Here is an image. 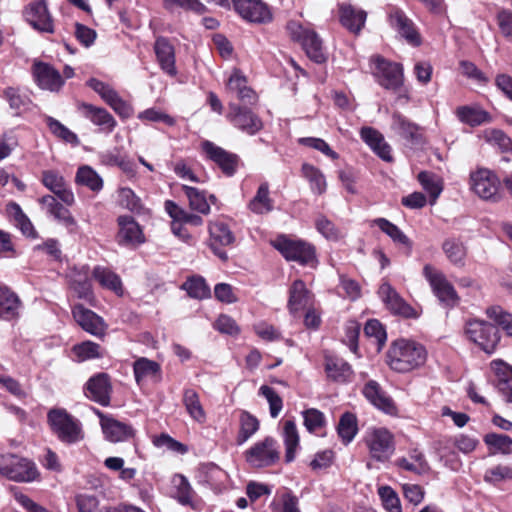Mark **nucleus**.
<instances>
[{
	"label": "nucleus",
	"mask_w": 512,
	"mask_h": 512,
	"mask_svg": "<svg viewBox=\"0 0 512 512\" xmlns=\"http://www.w3.org/2000/svg\"><path fill=\"white\" fill-rule=\"evenodd\" d=\"M183 404L192 419L201 424L206 421L205 410L200 402L199 394L194 389L184 390Z\"/></svg>",
	"instance_id": "c03bdc74"
},
{
	"label": "nucleus",
	"mask_w": 512,
	"mask_h": 512,
	"mask_svg": "<svg viewBox=\"0 0 512 512\" xmlns=\"http://www.w3.org/2000/svg\"><path fill=\"white\" fill-rule=\"evenodd\" d=\"M118 225L117 241L120 245L135 247L145 242L143 231L133 217H118Z\"/></svg>",
	"instance_id": "aec40b11"
},
{
	"label": "nucleus",
	"mask_w": 512,
	"mask_h": 512,
	"mask_svg": "<svg viewBox=\"0 0 512 512\" xmlns=\"http://www.w3.org/2000/svg\"><path fill=\"white\" fill-rule=\"evenodd\" d=\"M239 425L237 443L242 445L258 431L260 423L254 415L243 410L239 416Z\"/></svg>",
	"instance_id": "49530a36"
},
{
	"label": "nucleus",
	"mask_w": 512,
	"mask_h": 512,
	"mask_svg": "<svg viewBox=\"0 0 512 512\" xmlns=\"http://www.w3.org/2000/svg\"><path fill=\"white\" fill-rule=\"evenodd\" d=\"M227 90L236 93L237 98L244 103L251 104L256 100L255 92L247 86V79L239 70H234L230 75Z\"/></svg>",
	"instance_id": "72a5a7b5"
},
{
	"label": "nucleus",
	"mask_w": 512,
	"mask_h": 512,
	"mask_svg": "<svg viewBox=\"0 0 512 512\" xmlns=\"http://www.w3.org/2000/svg\"><path fill=\"white\" fill-rule=\"evenodd\" d=\"M0 475L18 483H30L40 477L32 460L12 453L0 454Z\"/></svg>",
	"instance_id": "7ed1b4c3"
},
{
	"label": "nucleus",
	"mask_w": 512,
	"mask_h": 512,
	"mask_svg": "<svg viewBox=\"0 0 512 512\" xmlns=\"http://www.w3.org/2000/svg\"><path fill=\"white\" fill-rule=\"evenodd\" d=\"M325 371L329 379L338 383L350 381L353 374L349 363L341 358L332 356L325 357Z\"/></svg>",
	"instance_id": "473e14b6"
},
{
	"label": "nucleus",
	"mask_w": 512,
	"mask_h": 512,
	"mask_svg": "<svg viewBox=\"0 0 512 512\" xmlns=\"http://www.w3.org/2000/svg\"><path fill=\"white\" fill-rule=\"evenodd\" d=\"M259 394L265 397L268 401L271 417H278L283 408V401L279 394L272 387L267 385H262L260 387Z\"/></svg>",
	"instance_id": "bf43d9fd"
},
{
	"label": "nucleus",
	"mask_w": 512,
	"mask_h": 512,
	"mask_svg": "<svg viewBox=\"0 0 512 512\" xmlns=\"http://www.w3.org/2000/svg\"><path fill=\"white\" fill-rule=\"evenodd\" d=\"M272 244L288 261H296L301 265H308L315 260L314 247L304 241L279 236Z\"/></svg>",
	"instance_id": "0eeeda50"
},
{
	"label": "nucleus",
	"mask_w": 512,
	"mask_h": 512,
	"mask_svg": "<svg viewBox=\"0 0 512 512\" xmlns=\"http://www.w3.org/2000/svg\"><path fill=\"white\" fill-rule=\"evenodd\" d=\"M373 223L395 243L405 246L408 249V254L410 253L412 242L396 225L385 218H377Z\"/></svg>",
	"instance_id": "de8ad7c7"
},
{
	"label": "nucleus",
	"mask_w": 512,
	"mask_h": 512,
	"mask_svg": "<svg viewBox=\"0 0 512 512\" xmlns=\"http://www.w3.org/2000/svg\"><path fill=\"white\" fill-rule=\"evenodd\" d=\"M506 479H512V467L506 465L489 468L484 474V480L488 483L496 484Z\"/></svg>",
	"instance_id": "774afa93"
},
{
	"label": "nucleus",
	"mask_w": 512,
	"mask_h": 512,
	"mask_svg": "<svg viewBox=\"0 0 512 512\" xmlns=\"http://www.w3.org/2000/svg\"><path fill=\"white\" fill-rule=\"evenodd\" d=\"M470 186L473 192L483 200L496 202L500 199V180L489 169L481 168L472 172Z\"/></svg>",
	"instance_id": "6e6552de"
},
{
	"label": "nucleus",
	"mask_w": 512,
	"mask_h": 512,
	"mask_svg": "<svg viewBox=\"0 0 512 512\" xmlns=\"http://www.w3.org/2000/svg\"><path fill=\"white\" fill-rule=\"evenodd\" d=\"M361 139L384 161L393 160L391 146L384 140L383 135L372 127L360 130Z\"/></svg>",
	"instance_id": "cd10ccee"
},
{
	"label": "nucleus",
	"mask_w": 512,
	"mask_h": 512,
	"mask_svg": "<svg viewBox=\"0 0 512 512\" xmlns=\"http://www.w3.org/2000/svg\"><path fill=\"white\" fill-rule=\"evenodd\" d=\"M154 50L161 69L169 76H175V52L170 42L164 37H159L155 41Z\"/></svg>",
	"instance_id": "c85d7f7f"
},
{
	"label": "nucleus",
	"mask_w": 512,
	"mask_h": 512,
	"mask_svg": "<svg viewBox=\"0 0 512 512\" xmlns=\"http://www.w3.org/2000/svg\"><path fill=\"white\" fill-rule=\"evenodd\" d=\"M87 397L102 406L110 404L111 383L106 373H99L89 379L86 384Z\"/></svg>",
	"instance_id": "5701e85b"
},
{
	"label": "nucleus",
	"mask_w": 512,
	"mask_h": 512,
	"mask_svg": "<svg viewBox=\"0 0 512 512\" xmlns=\"http://www.w3.org/2000/svg\"><path fill=\"white\" fill-rule=\"evenodd\" d=\"M20 300L6 286H0V319L12 320L19 315Z\"/></svg>",
	"instance_id": "4c0bfd02"
},
{
	"label": "nucleus",
	"mask_w": 512,
	"mask_h": 512,
	"mask_svg": "<svg viewBox=\"0 0 512 512\" xmlns=\"http://www.w3.org/2000/svg\"><path fill=\"white\" fill-rule=\"evenodd\" d=\"M455 114L462 123L472 127L491 122L490 114L479 107L459 106Z\"/></svg>",
	"instance_id": "58836bf2"
},
{
	"label": "nucleus",
	"mask_w": 512,
	"mask_h": 512,
	"mask_svg": "<svg viewBox=\"0 0 512 512\" xmlns=\"http://www.w3.org/2000/svg\"><path fill=\"white\" fill-rule=\"evenodd\" d=\"M287 30L294 41L301 43L310 59L316 63H322L326 60L322 40L314 30L302 26L297 21H289Z\"/></svg>",
	"instance_id": "423d86ee"
},
{
	"label": "nucleus",
	"mask_w": 512,
	"mask_h": 512,
	"mask_svg": "<svg viewBox=\"0 0 512 512\" xmlns=\"http://www.w3.org/2000/svg\"><path fill=\"white\" fill-rule=\"evenodd\" d=\"M70 286L80 299L91 300L93 298L92 283L89 268L82 266L74 268L70 274Z\"/></svg>",
	"instance_id": "2f4dec72"
},
{
	"label": "nucleus",
	"mask_w": 512,
	"mask_h": 512,
	"mask_svg": "<svg viewBox=\"0 0 512 512\" xmlns=\"http://www.w3.org/2000/svg\"><path fill=\"white\" fill-rule=\"evenodd\" d=\"M23 15L25 20L36 30L45 33H54V23L47 7L46 0L29 3Z\"/></svg>",
	"instance_id": "ddd939ff"
},
{
	"label": "nucleus",
	"mask_w": 512,
	"mask_h": 512,
	"mask_svg": "<svg viewBox=\"0 0 512 512\" xmlns=\"http://www.w3.org/2000/svg\"><path fill=\"white\" fill-rule=\"evenodd\" d=\"M173 482L176 487V498L178 501L183 505L191 504L193 498V489L187 478L183 475H177L174 477Z\"/></svg>",
	"instance_id": "e2e57ef3"
},
{
	"label": "nucleus",
	"mask_w": 512,
	"mask_h": 512,
	"mask_svg": "<svg viewBox=\"0 0 512 512\" xmlns=\"http://www.w3.org/2000/svg\"><path fill=\"white\" fill-rule=\"evenodd\" d=\"M247 463L254 468L268 467L279 460L276 440L266 437L245 452Z\"/></svg>",
	"instance_id": "9d476101"
},
{
	"label": "nucleus",
	"mask_w": 512,
	"mask_h": 512,
	"mask_svg": "<svg viewBox=\"0 0 512 512\" xmlns=\"http://www.w3.org/2000/svg\"><path fill=\"white\" fill-rule=\"evenodd\" d=\"M73 352L79 361L99 358L102 356L100 346L92 341H84L73 347Z\"/></svg>",
	"instance_id": "680f3d73"
},
{
	"label": "nucleus",
	"mask_w": 512,
	"mask_h": 512,
	"mask_svg": "<svg viewBox=\"0 0 512 512\" xmlns=\"http://www.w3.org/2000/svg\"><path fill=\"white\" fill-rule=\"evenodd\" d=\"M42 183L67 206L74 204V194L66 184L64 177L59 172L54 170L43 171Z\"/></svg>",
	"instance_id": "412c9836"
},
{
	"label": "nucleus",
	"mask_w": 512,
	"mask_h": 512,
	"mask_svg": "<svg viewBox=\"0 0 512 512\" xmlns=\"http://www.w3.org/2000/svg\"><path fill=\"white\" fill-rule=\"evenodd\" d=\"M271 507L276 512H300L298 498L291 492L283 493L278 501H274Z\"/></svg>",
	"instance_id": "69168bd1"
},
{
	"label": "nucleus",
	"mask_w": 512,
	"mask_h": 512,
	"mask_svg": "<svg viewBox=\"0 0 512 512\" xmlns=\"http://www.w3.org/2000/svg\"><path fill=\"white\" fill-rule=\"evenodd\" d=\"M484 441L488 446L494 447L504 454L512 451V439L507 435L490 433L485 436Z\"/></svg>",
	"instance_id": "338daca9"
},
{
	"label": "nucleus",
	"mask_w": 512,
	"mask_h": 512,
	"mask_svg": "<svg viewBox=\"0 0 512 512\" xmlns=\"http://www.w3.org/2000/svg\"><path fill=\"white\" fill-rule=\"evenodd\" d=\"M363 395L375 407L386 413H392L395 410L393 400L386 395L380 385L374 381H368L363 387Z\"/></svg>",
	"instance_id": "c756f323"
},
{
	"label": "nucleus",
	"mask_w": 512,
	"mask_h": 512,
	"mask_svg": "<svg viewBox=\"0 0 512 512\" xmlns=\"http://www.w3.org/2000/svg\"><path fill=\"white\" fill-rule=\"evenodd\" d=\"M83 115L94 125L99 127L101 132L111 133L117 126L115 118L106 109L83 103L81 105Z\"/></svg>",
	"instance_id": "a878e982"
},
{
	"label": "nucleus",
	"mask_w": 512,
	"mask_h": 512,
	"mask_svg": "<svg viewBox=\"0 0 512 512\" xmlns=\"http://www.w3.org/2000/svg\"><path fill=\"white\" fill-rule=\"evenodd\" d=\"M210 233V247L214 254L221 260L226 261L228 259L227 253L218 248L220 246H227L234 242L235 237L228 225L223 222H214L209 226Z\"/></svg>",
	"instance_id": "393cba45"
},
{
	"label": "nucleus",
	"mask_w": 512,
	"mask_h": 512,
	"mask_svg": "<svg viewBox=\"0 0 512 512\" xmlns=\"http://www.w3.org/2000/svg\"><path fill=\"white\" fill-rule=\"evenodd\" d=\"M232 3L235 11L247 22L266 24L273 19L269 6L262 0H232Z\"/></svg>",
	"instance_id": "f8f14e48"
},
{
	"label": "nucleus",
	"mask_w": 512,
	"mask_h": 512,
	"mask_svg": "<svg viewBox=\"0 0 512 512\" xmlns=\"http://www.w3.org/2000/svg\"><path fill=\"white\" fill-rule=\"evenodd\" d=\"M390 25L412 45H420V36L415 29L414 23L409 19L404 11L398 7H391L388 12Z\"/></svg>",
	"instance_id": "6ab92c4d"
},
{
	"label": "nucleus",
	"mask_w": 512,
	"mask_h": 512,
	"mask_svg": "<svg viewBox=\"0 0 512 512\" xmlns=\"http://www.w3.org/2000/svg\"><path fill=\"white\" fill-rule=\"evenodd\" d=\"M133 373L136 383L141 385L146 379H160L161 366L156 361L146 357H139L133 363Z\"/></svg>",
	"instance_id": "c9c22d12"
},
{
	"label": "nucleus",
	"mask_w": 512,
	"mask_h": 512,
	"mask_svg": "<svg viewBox=\"0 0 512 512\" xmlns=\"http://www.w3.org/2000/svg\"><path fill=\"white\" fill-rule=\"evenodd\" d=\"M367 14L363 10H357L351 5H342L340 7L341 24L354 34H358L363 28Z\"/></svg>",
	"instance_id": "e433bc0d"
},
{
	"label": "nucleus",
	"mask_w": 512,
	"mask_h": 512,
	"mask_svg": "<svg viewBox=\"0 0 512 512\" xmlns=\"http://www.w3.org/2000/svg\"><path fill=\"white\" fill-rule=\"evenodd\" d=\"M39 203L46 209L47 213L53 216L56 220L62 222L70 232H75L77 229V222L71 215L70 211L65 208L57 199L52 195H44L40 198Z\"/></svg>",
	"instance_id": "bb28decb"
},
{
	"label": "nucleus",
	"mask_w": 512,
	"mask_h": 512,
	"mask_svg": "<svg viewBox=\"0 0 512 512\" xmlns=\"http://www.w3.org/2000/svg\"><path fill=\"white\" fill-rule=\"evenodd\" d=\"M442 250L451 264L457 267L465 266L467 247L462 241L455 238H448L443 242Z\"/></svg>",
	"instance_id": "a19ab883"
},
{
	"label": "nucleus",
	"mask_w": 512,
	"mask_h": 512,
	"mask_svg": "<svg viewBox=\"0 0 512 512\" xmlns=\"http://www.w3.org/2000/svg\"><path fill=\"white\" fill-rule=\"evenodd\" d=\"M337 432L344 444H349L358 432L357 417L351 412H345L338 423Z\"/></svg>",
	"instance_id": "3c124183"
},
{
	"label": "nucleus",
	"mask_w": 512,
	"mask_h": 512,
	"mask_svg": "<svg viewBox=\"0 0 512 512\" xmlns=\"http://www.w3.org/2000/svg\"><path fill=\"white\" fill-rule=\"evenodd\" d=\"M378 294L393 314L406 318L416 316L414 309L399 295L390 283L383 282L379 287Z\"/></svg>",
	"instance_id": "a211bd4d"
},
{
	"label": "nucleus",
	"mask_w": 512,
	"mask_h": 512,
	"mask_svg": "<svg viewBox=\"0 0 512 512\" xmlns=\"http://www.w3.org/2000/svg\"><path fill=\"white\" fill-rule=\"evenodd\" d=\"M371 460L388 462L395 452L394 435L384 427L369 428L363 438Z\"/></svg>",
	"instance_id": "20e7f679"
},
{
	"label": "nucleus",
	"mask_w": 512,
	"mask_h": 512,
	"mask_svg": "<svg viewBox=\"0 0 512 512\" xmlns=\"http://www.w3.org/2000/svg\"><path fill=\"white\" fill-rule=\"evenodd\" d=\"M32 72L37 85L41 89L56 92L59 91L64 84V80L59 71L50 64L35 61Z\"/></svg>",
	"instance_id": "f3484780"
},
{
	"label": "nucleus",
	"mask_w": 512,
	"mask_h": 512,
	"mask_svg": "<svg viewBox=\"0 0 512 512\" xmlns=\"http://www.w3.org/2000/svg\"><path fill=\"white\" fill-rule=\"evenodd\" d=\"M226 115L228 121L237 129L248 135H255L263 128L262 120L252 110L229 103Z\"/></svg>",
	"instance_id": "9b49d317"
},
{
	"label": "nucleus",
	"mask_w": 512,
	"mask_h": 512,
	"mask_svg": "<svg viewBox=\"0 0 512 512\" xmlns=\"http://www.w3.org/2000/svg\"><path fill=\"white\" fill-rule=\"evenodd\" d=\"M498 376L497 388L507 402L512 404V368L501 361L492 362Z\"/></svg>",
	"instance_id": "ea45409f"
},
{
	"label": "nucleus",
	"mask_w": 512,
	"mask_h": 512,
	"mask_svg": "<svg viewBox=\"0 0 512 512\" xmlns=\"http://www.w3.org/2000/svg\"><path fill=\"white\" fill-rule=\"evenodd\" d=\"M47 423L51 432L64 444H76L85 437L81 421L64 408L50 409L47 413Z\"/></svg>",
	"instance_id": "f03ea898"
},
{
	"label": "nucleus",
	"mask_w": 512,
	"mask_h": 512,
	"mask_svg": "<svg viewBox=\"0 0 512 512\" xmlns=\"http://www.w3.org/2000/svg\"><path fill=\"white\" fill-rule=\"evenodd\" d=\"M312 297L305 283L300 279L295 280L289 290L288 309L290 313L296 314L306 309L310 305Z\"/></svg>",
	"instance_id": "7c9ffc66"
},
{
	"label": "nucleus",
	"mask_w": 512,
	"mask_h": 512,
	"mask_svg": "<svg viewBox=\"0 0 512 512\" xmlns=\"http://www.w3.org/2000/svg\"><path fill=\"white\" fill-rule=\"evenodd\" d=\"M427 360L426 348L409 339L394 341L387 352L389 367L399 373H407L422 367Z\"/></svg>",
	"instance_id": "f257e3e1"
},
{
	"label": "nucleus",
	"mask_w": 512,
	"mask_h": 512,
	"mask_svg": "<svg viewBox=\"0 0 512 512\" xmlns=\"http://www.w3.org/2000/svg\"><path fill=\"white\" fill-rule=\"evenodd\" d=\"M283 439L286 448L285 460L289 463L295 459L296 450L299 446V434L293 420L285 421L283 427Z\"/></svg>",
	"instance_id": "a18cd8bd"
},
{
	"label": "nucleus",
	"mask_w": 512,
	"mask_h": 512,
	"mask_svg": "<svg viewBox=\"0 0 512 512\" xmlns=\"http://www.w3.org/2000/svg\"><path fill=\"white\" fill-rule=\"evenodd\" d=\"M378 494L382 500L384 508L388 512H402L400 499L397 493L390 486H381Z\"/></svg>",
	"instance_id": "052dcab7"
},
{
	"label": "nucleus",
	"mask_w": 512,
	"mask_h": 512,
	"mask_svg": "<svg viewBox=\"0 0 512 512\" xmlns=\"http://www.w3.org/2000/svg\"><path fill=\"white\" fill-rule=\"evenodd\" d=\"M165 210L173 220H178L183 224H190L193 226H200L203 224L202 217L187 212L171 200H167L165 202Z\"/></svg>",
	"instance_id": "864d4df0"
},
{
	"label": "nucleus",
	"mask_w": 512,
	"mask_h": 512,
	"mask_svg": "<svg viewBox=\"0 0 512 512\" xmlns=\"http://www.w3.org/2000/svg\"><path fill=\"white\" fill-rule=\"evenodd\" d=\"M396 465L405 470L417 475H422L429 470V466L422 452L414 449L410 451L409 457H402L397 459Z\"/></svg>",
	"instance_id": "79ce46f5"
},
{
	"label": "nucleus",
	"mask_w": 512,
	"mask_h": 512,
	"mask_svg": "<svg viewBox=\"0 0 512 512\" xmlns=\"http://www.w3.org/2000/svg\"><path fill=\"white\" fill-rule=\"evenodd\" d=\"M201 146L207 157L215 162L225 175L230 177L236 173L239 165V157L236 154L228 152L208 140L202 142Z\"/></svg>",
	"instance_id": "2eb2a0df"
},
{
	"label": "nucleus",
	"mask_w": 512,
	"mask_h": 512,
	"mask_svg": "<svg viewBox=\"0 0 512 512\" xmlns=\"http://www.w3.org/2000/svg\"><path fill=\"white\" fill-rule=\"evenodd\" d=\"M46 124L50 131L58 138H61L68 143L78 142L77 135L53 117L47 116Z\"/></svg>",
	"instance_id": "0e129e2a"
},
{
	"label": "nucleus",
	"mask_w": 512,
	"mask_h": 512,
	"mask_svg": "<svg viewBox=\"0 0 512 512\" xmlns=\"http://www.w3.org/2000/svg\"><path fill=\"white\" fill-rule=\"evenodd\" d=\"M75 181L79 185L88 187L94 192H99L103 188V180L100 175L90 166H81L78 168Z\"/></svg>",
	"instance_id": "8fccbe9b"
},
{
	"label": "nucleus",
	"mask_w": 512,
	"mask_h": 512,
	"mask_svg": "<svg viewBox=\"0 0 512 512\" xmlns=\"http://www.w3.org/2000/svg\"><path fill=\"white\" fill-rule=\"evenodd\" d=\"M423 275L440 302L449 306H454L458 302V296L454 287L441 271L430 264H426L423 268Z\"/></svg>",
	"instance_id": "1a4fd4ad"
},
{
	"label": "nucleus",
	"mask_w": 512,
	"mask_h": 512,
	"mask_svg": "<svg viewBox=\"0 0 512 512\" xmlns=\"http://www.w3.org/2000/svg\"><path fill=\"white\" fill-rule=\"evenodd\" d=\"M483 139L497 146L502 152L512 153V140L502 130L487 129L483 132Z\"/></svg>",
	"instance_id": "4d7b16f0"
},
{
	"label": "nucleus",
	"mask_w": 512,
	"mask_h": 512,
	"mask_svg": "<svg viewBox=\"0 0 512 512\" xmlns=\"http://www.w3.org/2000/svg\"><path fill=\"white\" fill-rule=\"evenodd\" d=\"M486 314L490 319L494 320L508 336L512 337V314L505 312L499 306L487 308Z\"/></svg>",
	"instance_id": "13d9d810"
},
{
	"label": "nucleus",
	"mask_w": 512,
	"mask_h": 512,
	"mask_svg": "<svg viewBox=\"0 0 512 512\" xmlns=\"http://www.w3.org/2000/svg\"><path fill=\"white\" fill-rule=\"evenodd\" d=\"M375 75L386 89L396 90L403 84V69L398 63H392L377 56L374 58Z\"/></svg>",
	"instance_id": "4468645a"
},
{
	"label": "nucleus",
	"mask_w": 512,
	"mask_h": 512,
	"mask_svg": "<svg viewBox=\"0 0 512 512\" xmlns=\"http://www.w3.org/2000/svg\"><path fill=\"white\" fill-rule=\"evenodd\" d=\"M188 295L195 299H206L211 295L209 286L201 276L189 277L181 287Z\"/></svg>",
	"instance_id": "5fc2aeb1"
},
{
	"label": "nucleus",
	"mask_w": 512,
	"mask_h": 512,
	"mask_svg": "<svg viewBox=\"0 0 512 512\" xmlns=\"http://www.w3.org/2000/svg\"><path fill=\"white\" fill-rule=\"evenodd\" d=\"M248 208L255 214H266L273 210V200L269 196V185L267 182L262 183L255 196L248 203Z\"/></svg>",
	"instance_id": "37998d69"
},
{
	"label": "nucleus",
	"mask_w": 512,
	"mask_h": 512,
	"mask_svg": "<svg viewBox=\"0 0 512 512\" xmlns=\"http://www.w3.org/2000/svg\"><path fill=\"white\" fill-rule=\"evenodd\" d=\"M465 335L487 354H492L500 341L498 329L484 320H468Z\"/></svg>",
	"instance_id": "39448f33"
},
{
	"label": "nucleus",
	"mask_w": 512,
	"mask_h": 512,
	"mask_svg": "<svg viewBox=\"0 0 512 512\" xmlns=\"http://www.w3.org/2000/svg\"><path fill=\"white\" fill-rule=\"evenodd\" d=\"M390 128L395 135L412 145L420 144L423 141L422 128L399 112L392 114Z\"/></svg>",
	"instance_id": "dca6fc26"
},
{
	"label": "nucleus",
	"mask_w": 512,
	"mask_h": 512,
	"mask_svg": "<svg viewBox=\"0 0 512 512\" xmlns=\"http://www.w3.org/2000/svg\"><path fill=\"white\" fill-rule=\"evenodd\" d=\"M93 278L101 287L113 291L116 295H123V285L121 278L110 268L104 266H95L92 271Z\"/></svg>",
	"instance_id": "f704fd0d"
},
{
	"label": "nucleus",
	"mask_w": 512,
	"mask_h": 512,
	"mask_svg": "<svg viewBox=\"0 0 512 512\" xmlns=\"http://www.w3.org/2000/svg\"><path fill=\"white\" fill-rule=\"evenodd\" d=\"M182 190L188 198L189 206L192 210L204 215L210 213V203L208 202L204 191L188 185H183Z\"/></svg>",
	"instance_id": "09e8293b"
},
{
	"label": "nucleus",
	"mask_w": 512,
	"mask_h": 512,
	"mask_svg": "<svg viewBox=\"0 0 512 512\" xmlns=\"http://www.w3.org/2000/svg\"><path fill=\"white\" fill-rule=\"evenodd\" d=\"M100 424L105 438L110 442H122L133 437L134 430L126 423L120 422L112 417L104 416L98 412Z\"/></svg>",
	"instance_id": "b1692460"
},
{
	"label": "nucleus",
	"mask_w": 512,
	"mask_h": 512,
	"mask_svg": "<svg viewBox=\"0 0 512 512\" xmlns=\"http://www.w3.org/2000/svg\"><path fill=\"white\" fill-rule=\"evenodd\" d=\"M303 176L309 181L311 190L316 194H322L326 190V180L323 173L310 164L302 165Z\"/></svg>",
	"instance_id": "6e6d98bb"
},
{
	"label": "nucleus",
	"mask_w": 512,
	"mask_h": 512,
	"mask_svg": "<svg viewBox=\"0 0 512 512\" xmlns=\"http://www.w3.org/2000/svg\"><path fill=\"white\" fill-rule=\"evenodd\" d=\"M72 315L76 322L88 333L100 336L106 329L103 319L92 310L85 308L83 305H75L72 309Z\"/></svg>",
	"instance_id": "4be33fe9"
},
{
	"label": "nucleus",
	"mask_w": 512,
	"mask_h": 512,
	"mask_svg": "<svg viewBox=\"0 0 512 512\" xmlns=\"http://www.w3.org/2000/svg\"><path fill=\"white\" fill-rule=\"evenodd\" d=\"M418 181L430 195V203L433 205L443 190L442 180L434 173L422 171L418 174Z\"/></svg>",
	"instance_id": "603ef678"
}]
</instances>
